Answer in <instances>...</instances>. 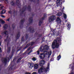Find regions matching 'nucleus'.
I'll list each match as a JSON object with an SVG mask.
<instances>
[{
	"mask_svg": "<svg viewBox=\"0 0 74 74\" xmlns=\"http://www.w3.org/2000/svg\"><path fill=\"white\" fill-rule=\"evenodd\" d=\"M39 24H40V23H41V22H39Z\"/></svg>",
	"mask_w": 74,
	"mask_h": 74,
	"instance_id": "32",
	"label": "nucleus"
},
{
	"mask_svg": "<svg viewBox=\"0 0 74 74\" xmlns=\"http://www.w3.org/2000/svg\"><path fill=\"white\" fill-rule=\"evenodd\" d=\"M57 0L56 2V4L58 6L62 4V2H64V0Z\"/></svg>",
	"mask_w": 74,
	"mask_h": 74,
	"instance_id": "4",
	"label": "nucleus"
},
{
	"mask_svg": "<svg viewBox=\"0 0 74 74\" xmlns=\"http://www.w3.org/2000/svg\"><path fill=\"white\" fill-rule=\"evenodd\" d=\"M66 22H67V21H66Z\"/></svg>",
	"mask_w": 74,
	"mask_h": 74,
	"instance_id": "37",
	"label": "nucleus"
},
{
	"mask_svg": "<svg viewBox=\"0 0 74 74\" xmlns=\"http://www.w3.org/2000/svg\"><path fill=\"white\" fill-rule=\"evenodd\" d=\"M36 53H37L38 55H39L40 54V51H38L36 52Z\"/></svg>",
	"mask_w": 74,
	"mask_h": 74,
	"instance_id": "21",
	"label": "nucleus"
},
{
	"mask_svg": "<svg viewBox=\"0 0 74 74\" xmlns=\"http://www.w3.org/2000/svg\"><path fill=\"white\" fill-rule=\"evenodd\" d=\"M8 27V25H5L3 27L4 28H6V27Z\"/></svg>",
	"mask_w": 74,
	"mask_h": 74,
	"instance_id": "20",
	"label": "nucleus"
},
{
	"mask_svg": "<svg viewBox=\"0 0 74 74\" xmlns=\"http://www.w3.org/2000/svg\"><path fill=\"white\" fill-rule=\"evenodd\" d=\"M33 63H29L28 64V66L30 69H32L33 67Z\"/></svg>",
	"mask_w": 74,
	"mask_h": 74,
	"instance_id": "8",
	"label": "nucleus"
},
{
	"mask_svg": "<svg viewBox=\"0 0 74 74\" xmlns=\"http://www.w3.org/2000/svg\"><path fill=\"white\" fill-rule=\"evenodd\" d=\"M56 22H58L60 23L61 22V20H60V18L59 17H58L56 19Z\"/></svg>",
	"mask_w": 74,
	"mask_h": 74,
	"instance_id": "13",
	"label": "nucleus"
},
{
	"mask_svg": "<svg viewBox=\"0 0 74 74\" xmlns=\"http://www.w3.org/2000/svg\"><path fill=\"white\" fill-rule=\"evenodd\" d=\"M32 52V51H30V52H29V53L28 54H29V53H31V52Z\"/></svg>",
	"mask_w": 74,
	"mask_h": 74,
	"instance_id": "31",
	"label": "nucleus"
},
{
	"mask_svg": "<svg viewBox=\"0 0 74 74\" xmlns=\"http://www.w3.org/2000/svg\"><path fill=\"white\" fill-rule=\"evenodd\" d=\"M32 74H37V73L36 72H33Z\"/></svg>",
	"mask_w": 74,
	"mask_h": 74,
	"instance_id": "22",
	"label": "nucleus"
},
{
	"mask_svg": "<svg viewBox=\"0 0 74 74\" xmlns=\"http://www.w3.org/2000/svg\"><path fill=\"white\" fill-rule=\"evenodd\" d=\"M25 74H30V73H25Z\"/></svg>",
	"mask_w": 74,
	"mask_h": 74,
	"instance_id": "24",
	"label": "nucleus"
},
{
	"mask_svg": "<svg viewBox=\"0 0 74 74\" xmlns=\"http://www.w3.org/2000/svg\"><path fill=\"white\" fill-rule=\"evenodd\" d=\"M34 69H37L38 68V64H36L34 65Z\"/></svg>",
	"mask_w": 74,
	"mask_h": 74,
	"instance_id": "10",
	"label": "nucleus"
},
{
	"mask_svg": "<svg viewBox=\"0 0 74 74\" xmlns=\"http://www.w3.org/2000/svg\"><path fill=\"white\" fill-rule=\"evenodd\" d=\"M44 68L43 67H42L40 68L39 70H38V73L40 74V73H41L42 72V71L44 70Z\"/></svg>",
	"mask_w": 74,
	"mask_h": 74,
	"instance_id": "9",
	"label": "nucleus"
},
{
	"mask_svg": "<svg viewBox=\"0 0 74 74\" xmlns=\"http://www.w3.org/2000/svg\"><path fill=\"white\" fill-rule=\"evenodd\" d=\"M3 8V7H2L0 9V10H2Z\"/></svg>",
	"mask_w": 74,
	"mask_h": 74,
	"instance_id": "26",
	"label": "nucleus"
},
{
	"mask_svg": "<svg viewBox=\"0 0 74 74\" xmlns=\"http://www.w3.org/2000/svg\"><path fill=\"white\" fill-rule=\"evenodd\" d=\"M1 48H0V52H1Z\"/></svg>",
	"mask_w": 74,
	"mask_h": 74,
	"instance_id": "30",
	"label": "nucleus"
},
{
	"mask_svg": "<svg viewBox=\"0 0 74 74\" xmlns=\"http://www.w3.org/2000/svg\"><path fill=\"white\" fill-rule=\"evenodd\" d=\"M49 63H48V66L46 69L45 70V71H47L48 70H49Z\"/></svg>",
	"mask_w": 74,
	"mask_h": 74,
	"instance_id": "14",
	"label": "nucleus"
},
{
	"mask_svg": "<svg viewBox=\"0 0 74 74\" xmlns=\"http://www.w3.org/2000/svg\"><path fill=\"white\" fill-rule=\"evenodd\" d=\"M1 16L2 18H5V17L3 15H2Z\"/></svg>",
	"mask_w": 74,
	"mask_h": 74,
	"instance_id": "23",
	"label": "nucleus"
},
{
	"mask_svg": "<svg viewBox=\"0 0 74 74\" xmlns=\"http://www.w3.org/2000/svg\"><path fill=\"white\" fill-rule=\"evenodd\" d=\"M51 53L52 52L51 51H45L44 52V53H42L40 55L39 58L41 59H43L45 58V55H47L48 56V58H49V57H50Z\"/></svg>",
	"mask_w": 74,
	"mask_h": 74,
	"instance_id": "2",
	"label": "nucleus"
},
{
	"mask_svg": "<svg viewBox=\"0 0 74 74\" xmlns=\"http://www.w3.org/2000/svg\"><path fill=\"white\" fill-rule=\"evenodd\" d=\"M60 41H61V39L60 38H58L57 40H54L52 45V48L54 49L55 47L57 48H59V44H60Z\"/></svg>",
	"mask_w": 74,
	"mask_h": 74,
	"instance_id": "1",
	"label": "nucleus"
},
{
	"mask_svg": "<svg viewBox=\"0 0 74 74\" xmlns=\"http://www.w3.org/2000/svg\"><path fill=\"white\" fill-rule=\"evenodd\" d=\"M60 8H61L60 9V10L59 12V13H58L57 14V15L58 16H61V15H62V14L63 13V10L64 8L63 6L62 7V6H60Z\"/></svg>",
	"mask_w": 74,
	"mask_h": 74,
	"instance_id": "3",
	"label": "nucleus"
},
{
	"mask_svg": "<svg viewBox=\"0 0 74 74\" xmlns=\"http://www.w3.org/2000/svg\"><path fill=\"white\" fill-rule=\"evenodd\" d=\"M55 19H56V17L55 16H51L49 17V20L50 22H51V21H53L54 20H55Z\"/></svg>",
	"mask_w": 74,
	"mask_h": 74,
	"instance_id": "5",
	"label": "nucleus"
},
{
	"mask_svg": "<svg viewBox=\"0 0 74 74\" xmlns=\"http://www.w3.org/2000/svg\"><path fill=\"white\" fill-rule=\"evenodd\" d=\"M29 44H28V45H27L26 47H28V46H29Z\"/></svg>",
	"mask_w": 74,
	"mask_h": 74,
	"instance_id": "27",
	"label": "nucleus"
},
{
	"mask_svg": "<svg viewBox=\"0 0 74 74\" xmlns=\"http://www.w3.org/2000/svg\"><path fill=\"white\" fill-rule=\"evenodd\" d=\"M0 45H1V43H0Z\"/></svg>",
	"mask_w": 74,
	"mask_h": 74,
	"instance_id": "35",
	"label": "nucleus"
},
{
	"mask_svg": "<svg viewBox=\"0 0 74 74\" xmlns=\"http://www.w3.org/2000/svg\"><path fill=\"white\" fill-rule=\"evenodd\" d=\"M71 66H72V64H71L69 66V67H71Z\"/></svg>",
	"mask_w": 74,
	"mask_h": 74,
	"instance_id": "29",
	"label": "nucleus"
},
{
	"mask_svg": "<svg viewBox=\"0 0 74 74\" xmlns=\"http://www.w3.org/2000/svg\"><path fill=\"white\" fill-rule=\"evenodd\" d=\"M60 58H61V56H60V55L57 57V60H59Z\"/></svg>",
	"mask_w": 74,
	"mask_h": 74,
	"instance_id": "16",
	"label": "nucleus"
},
{
	"mask_svg": "<svg viewBox=\"0 0 74 74\" xmlns=\"http://www.w3.org/2000/svg\"><path fill=\"white\" fill-rule=\"evenodd\" d=\"M0 23H1V24H4L5 23V21H3V20L1 19H0ZM0 27H1V25L0 24Z\"/></svg>",
	"mask_w": 74,
	"mask_h": 74,
	"instance_id": "15",
	"label": "nucleus"
},
{
	"mask_svg": "<svg viewBox=\"0 0 74 74\" xmlns=\"http://www.w3.org/2000/svg\"><path fill=\"white\" fill-rule=\"evenodd\" d=\"M59 34V33L58 32H58H55V31H53V34H52V36H54L55 34H56V35H58Z\"/></svg>",
	"mask_w": 74,
	"mask_h": 74,
	"instance_id": "12",
	"label": "nucleus"
},
{
	"mask_svg": "<svg viewBox=\"0 0 74 74\" xmlns=\"http://www.w3.org/2000/svg\"><path fill=\"white\" fill-rule=\"evenodd\" d=\"M7 33V31H5V32H4V33L5 34H6V33Z\"/></svg>",
	"mask_w": 74,
	"mask_h": 74,
	"instance_id": "25",
	"label": "nucleus"
},
{
	"mask_svg": "<svg viewBox=\"0 0 74 74\" xmlns=\"http://www.w3.org/2000/svg\"><path fill=\"white\" fill-rule=\"evenodd\" d=\"M72 67H73V66H72Z\"/></svg>",
	"mask_w": 74,
	"mask_h": 74,
	"instance_id": "36",
	"label": "nucleus"
},
{
	"mask_svg": "<svg viewBox=\"0 0 74 74\" xmlns=\"http://www.w3.org/2000/svg\"><path fill=\"white\" fill-rule=\"evenodd\" d=\"M45 63V61L44 60H42L40 61L39 63V65L40 66H42Z\"/></svg>",
	"mask_w": 74,
	"mask_h": 74,
	"instance_id": "6",
	"label": "nucleus"
},
{
	"mask_svg": "<svg viewBox=\"0 0 74 74\" xmlns=\"http://www.w3.org/2000/svg\"><path fill=\"white\" fill-rule=\"evenodd\" d=\"M33 61H36V58L35 57H34L32 59Z\"/></svg>",
	"mask_w": 74,
	"mask_h": 74,
	"instance_id": "19",
	"label": "nucleus"
},
{
	"mask_svg": "<svg viewBox=\"0 0 74 74\" xmlns=\"http://www.w3.org/2000/svg\"><path fill=\"white\" fill-rule=\"evenodd\" d=\"M67 27L68 30H70V28L71 27V25L69 23H67Z\"/></svg>",
	"mask_w": 74,
	"mask_h": 74,
	"instance_id": "11",
	"label": "nucleus"
},
{
	"mask_svg": "<svg viewBox=\"0 0 74 74\" xmlns=\"http://www.w3.org/2000/svg\"><path fill=\"white\" fill-rule=\"evenodd\" d=\"M64 14V18L65 19H66V18H67V15H66V14L64 13H63Z\"/></svg>",
	"mask_w": 74,
	"mask_h": 74,
	"instance_id": "18",
	"label": "nucleus"
},
{
	"mask_svg": "<svg viewBox=\"0 0 74 74\" xmlns=\"http://www.w3.org/2000/svg\"><path fill=\"white\" fill-rule=\"evenodd\" d=\"M9 20H10V19H8L7 20V21H9Z\"/></svg>",
	"mask_w": 74,
	"mask_h": 74,
	"instance_id": "28",
	"label": "nucleus"
},
{
	"mask_svg": "<svg viewBox=\"0 0 74 74\" xmlns=\"http://www.w3.org/2000/svg\"><path fill=\"white\" fill-rule=\"evenodd\" d=\"M51 1V0H49V1Z\"/></svg>",
	"mask_w": 74,
	"mask_h": 74,
	"instance_id": "34",
	"label": "nucleus"
},
{
	"mask_svg": "<svg viewBox=\"0 0 74 74\" xmlns=\"http://www.w3.org/2000/svg\"><path fill=\"white\" fill-rule=\"evenodd\" d=\"M49 49V47L48 45H45L44 47V49L43 50H41V48H40V50L41 51H43L44 50V51H45V50H47V49Z\"/></svg>",
	"mask_w": 74,
	"mask_h": 74,
	"instance_id": "7",
	"label": "nucleus"
},
{
	"mask_svg": "<svg viewBox=\"0 0 74 74\" xmlns=\"http://www.w3.org/2000/svg\"><path fill=\"white\" fill-rule=\"evenodd\" d=\"M6 11L5 10H2L1 13V14H5V13Z\"/></svg>",
	"mask_w": 74,
	"mask_h": 74,
	"instance_id": "17",
	"label": "nucleus"
},
{
	"mask_svg": "<svg viewBox=\"0 0 74 74\" xmlns=\"http://www.w3.org/2000/svg\"><path fill=\"white\" fill-rule=\"evenodd\" d=\"M30 48L29 49H28V50H30Z\"/></svg>",
	"mask_w": 74,
	"mask_h": 74,
	"instance_id": "33",
	"label": "nucleus"
}]
</instances>
